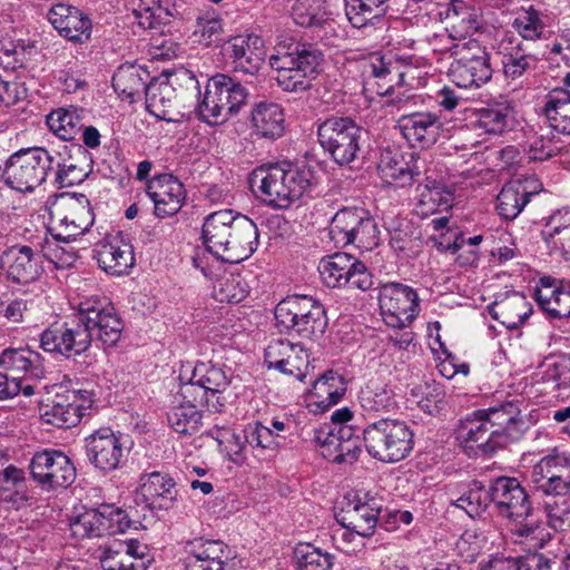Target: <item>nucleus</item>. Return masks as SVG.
<instances>
[{
    "instance_id": "f257e3e1",
    "label": "nucleus",
    "mask_w": 570,
    "mask_h": 570,
    "mask_svg": "<svg viewBox=\"0 0 570 570\" xmlns=\"http://www.w3.org/2000/svg\"><path fill=\"white\" fill-rule=\"evenodd\" d=\"M528 429L520 407L505 402L466 416L456 429V439L470 455H492L519 441Z\"/></svg>"
},
{
    "instance_id": "f03ea898",
    "label": "nucleus",
    "mask_w": 570,
    "mask_h": 570,
    "mask_svg": "<svg viewBox=\"0 0 570 570\" xmlns=\"http://www.w3.org/2000/svg\"><path fill=\"white\" fill-rule=\"evenodd\" d=\"M202 237L212 254L230 264L250 257L259 243L257 225L247 216L232 209L207 215L203 223Z\"/></svg>"
},
{
    "instance_id": "7ed1b4c3",
    "label": "nucleus",
    "mask_w": 570,
    "mask_h": 570,
    "mask_svg": "<svg viewBox=\"0 0 570 570\" xmlns=\"http://www.w3.org/2000/svg\"><path fill=\"white\" fill-rule=\"evenodd\" d=\"M250 184L258 188L266 204L284 209L307 190L311 173L287 163L262 166L253 171Z\"/></svg>"
},
{
    "instance_id": "20e7f679",
    "label": "nucleus",
    "mask_w": 570,
    "mask_h": 570,
    "mask_svg": "<svg viewBox=\"0 0 570 570\" xmlns=\"http://www.w3.org/2000/svg\"><path fill=\"white\" fill-rule=\"evenodd\" d=\"M322 61V53L306 43L278 45L271 56L269 65L276 71L278 86L288 92L305 91L315 78Z\"/></svg>"
},
{
    "instance_id": "39448f33",
    "label": "nucleus",
    "mask_w": 570,
    "mask_h": 570,
    "mask_svg": "<svg viewBox=\"0 0 570 570\" xmlns=\"http://www.w3.org/2000/svg\"><path fill=\"white\" fill-rule=\"evenodd\" d=\"M364 444L371 456L394 463L405 459L413 450V432L399 420L382 419L368 424L364 431Z\"/></svg>"
},
{
    "instance_id": "423d86ee",
    "label": "nucleus",
    "mask_w": 570,
    "mask_h": 570,
    "mask_svg": "<svg viewBox=\"0 0 570 570\" xmlns=\"http://www.w3.org/2000/svg\"><path fill=\"white\" fill-rule=\"evenodd\" d=\"M56 157L45 148L21 149L9 157L2 177L12 189L32 191L53 169Z\"/></svg>"
},
{
    "instance_id": "0eeeda50",
    "label": "nucleus",
    "mask_w": 570,
    "mask_h": 570,
    "mask_svg": "<svg viewBox=\"0 0 570 570\" xmlns=\"http://www.w3.org/2000/svg\"><path fill=\"white\" fill-rule=\"evenodd\" d=\"M368 72L381 80L386 88L377 89V94L387 95L394 86H405L411 89L422 87L428 75L423 59L414 56H380L373 55L368 62Z\"/></svg>"
},
{
    "instance_id": "6e6552de",
    "label": "nucleus",
    "mask_w": 570,
    "mask_h": 570,
    "mask_svg": "<svg viewBox=\"0 0 570 570\" xmlns=\"http://www.w3.org/2000/svg\"><path fill=\"white\" fill-rule=\"evenodd\" d=\"M176 86H184L193 92L199 91L196 77L186 69L170 75L166 80L150 81L146 88V107L153 116L170 122L184 115Z\"/></svg>"
},
{
    "instance_id": "1a4fd4ad",
    "label": "nucleus",
    "mask_w": 570,
    "mask_h": 570,
    "mask_svg": "<svg viewBox=\"0 0 570 570\" xmlns=\"http://www.w3.org/2000/svg\"><path fill=\"white\" fill-rule=\"evenodd\" d=\"M323 149L340 166L353 163L361 150L362 128L348 117H331L317 130Z\"/></svg>"
},
{
    "instance_id": "9d476101",
    "label": "nucleus",
    "mask_w": 570,
    "mask_h": 570,
    "mask_svg": "<svg viewBox=\"0 0 570 570\" xmlns=\"http://www.w3.org/2000/svg\"><path fill=\"white\" fill-rule=\"evenodd\" d=\"M50 234L65 243L76 240L94 225L95 216L86 195H62L51 210Z\"/></svg>"
},
{
    "instance_id": "9b49d317",
    "label": "nucleus",
    "mask_w": 570,
    "mask_h": 570,
    "mask_svg": "<svg viewBox=\"0 0 570 570\" xmlns=\"http://www.w3.org/2000/svg\"><path fill=\"white\" fill-rule=\"evenodd\" d=\"M330 236L337 246L354 244L362 250H371L380 240L376 223L360 208L337 212L330 225Z\"/></svg>"
},
{
    "instance_id": "f8f14e48",
    "label": "nucleus",
    "mask_w": 570,
    "mask_h": 570,
    "mask_svg": "<svg viewBox=\"0 0 570 570\" xmlns=\"http://www.w3.org/2000/svg\"><path fill=\"white\" fill-rule=\"evenodd\" d=\"M381 510L379 500L368 493L350 492L338 503L335 518L340 525L368 538L376 529Z\"/></svg>"
},
{
    "instance_id": "ddd939ff",
    "label": "nucleus",
    "mask_w": 570,
    "mask_h": 570,
    "mask_svg": "<svg viewBox=\"0 0 570 570\" xmlns=\"http://www.w3.org/2000/svg\"><path fill=\"white\" fill-rule=\"evenodd\" d=\"M94 394L87 390H62L40 406V417L57 428L76 426L92 406Z\"/></svg>"
},
{
    "instance_id": "4468645a",
    "label": "nucleus",
    "mask_w": 570,
    "mask_h": 570,
    "mask_svg": "<svg viewBox=\"0 0 570 570\" xmlns=\"http://www.w3.org/2000/svg\"><path fill=\"white\" fill-rule=\"evenodd\" d=\"M379 304L384 323L393 328H405L419 314L416 292L400 283H387L381 286Z\"/></svg>"
},
{
    "instance_id": "2eb2a0df",
    "label": "nucleus",
    "mask_w": 570,
    "mask_h": 570,
    "mask_svg": "<svg viewBox=\"0 0 570 570\" xmlns=\"http://www.w3.org/2000/svg\"><path fill=\"white\" fill-rule=\"evenodd\" d=\"M86 327L105 346H114L120 338L124 324L106 297L91 296L79 303Z\"/></svg>"
},
{
    "instance_id": "dca6fc26",
    "label": "nucleus",
    "mask_w": 570,
    "mask_h": 570,
    "mask_svg": "<svg viewBox=\"0 0 570 570\" xmlns=\"http://www.w3.org/2000/svg\"><path fill=\"white\" fill-rule=\"evenodd\" d=\"M131 524L125 510L114 504H101L87 510L70 523L71 532L79 539L99 538L124 533Z\"/></svg>"
},
{
    "instance_id": "f3484780",
    "label": "nucleus",
    "mask_w": 570,
    "mask_h": 570,
    "mask_svg": "<svg viewBox=\"0 0 570 570\" xmlns=\"http://www.w3.org/2000/svg\"><path fill=\"white\" fill-rule=\"evenodd\" d=\"M318 272L323 283L328 287L350 285L366 291L372 285L371 275L365 265L346 253H335L322 258Z\"/></svg>"
},
{
    "instance_id": "a211bd4d",
    "label": "nucleus",
    "mask_w": 570,
    "mask_h": 570,
    "mask_svg": "<svg viewBox=\"0 0 570 570\" xmlns=\"http://www.w3.org/2000/svg\"><path fill=\"white\" fill-rule=\"evenodd\" d=\"M229 384L226 372L210 362H200L193 368L189 382L181 385V396H197L198 400L206 399V404L213 411H220L224 401L216 394L223 393Z\"/></svg>"
},
{
    "instance_id": "6ab92c4d",
    "label": "nucleus",
    "mask_w": 570,
    "mask_h": 570,
    "mask_svg": "<svg viewBox=\"0 0 570 570\" xmlns=\"http://www.w3.org/2000/svg\"><path fill=\"white\" fill-rule=\"evenodd\" d=\"M535 490L546 497L570 494V458L554 452L543 456L531 471Z\"/></svg>"
},
{
    "instance_id": "aec40b11",
    "label": "nucleus",
    "mask_w": 570,
    "mask_h": 570,
    "mask_svg": "<svg viewBox=\"0 0 570 570\" xmlns=\"http://www.w3.org/2000/svg\"><path fill=\"white\" fill-rule=\"evenodd\" d=\"M30 471L32 478L47 490L67 488L76 479V468L60 451L36 453L30 462Z\"/></svg>"
},
{
    "instance_id": "412c9836",
    "label": "nucleus",
    "mask_w": 570,
    "mask_h": 570,
    "mask_svg": "<svg viewBox=\"0 0 570 570\" xmlns=\"http://www.w3.org/2000/svg\"><path fill=\"white\" fill-rule=\"evenodd\" d=\"M88 461L99 471L109 473L117 470L126 455L121 434L102 428L85 439Z\"/></svg>"
},
{
    "instance_id": "4be33fe9",
    "label": "nucleus",
    "mask_w": 570,
    "mask_h": 570,
    "mask_svg": "<svg viewBox=\"0 0 570 570\" xmlns=\"http://www.w3.org/2000/svg\"><path fill=\"white\" fill-rule=\"evenodd\" d=\"M265 363L268 368L303 381L308 374L309 357L301 344L287 340H274L265 348Z\"/></svg>"
},
{
    "instance_id": "5701e85b",
    "label": "nucleus",
    "mask_w": 570,
    "mask_h": 570,
    "mask_svg": "<svg viewBox=\"0 0 570 570\" xmlns=\"http://www.w3.org/2000/svg\"><path fill=\"white\" fill-rule=\"evenodd\" d=\"M100 563L104 570H147L148 548L137 539L114 540L105 547Z\"/></svg>"
},
{
    "instance_id": "b1692460",
    "label": "nucleus",
    "mask_w": 570,
    "mask_h": 570,
    "mask_svg": "<svg viewBox=\"0 0 570 570\" xmlns=\"http://www.w3.org/2000/svg\"><path fill=\"white\" fill-rule=\"evenodd\" d=\"M315 442L320 445L322 456L335 463L352 464L361 452L358 440L353 438L350 426L316 430Z\"/></svg>"
},
{
    "instance_id": "393cba45",
    "label": "nucleus",
    "mask_w": 570,
    "mask_h": 570,
    "mask_svg": "<svg viewBox=\"0 0 570 570\" xmlns=\"http://www.w3.org/2000/svg\"><path fill=\"white\" fill-rule=\"evenodd\" d=\"M146 191L154 203V213L159 218L177 214L186 198L184 185L170 174L154 177L148 181Z\"/></svg>"
},
{
    "instance_id": "a878e982",
    "label": "nucleus",
    "mask_w": 570,
    "mask_h": 570,
    "mask_svg": "<svg viewBox=\"0 0 570 570\" xmlns=\"http://www.w3.org/2000/svg\"><path fill=\"white\" fill-rule=\"evenodd\" d=\"M397 127L411 146L428 148L438 141L443 124L436 114L421 111L402 115Z\"/></svg>"
},
{
    "instance_id": "bb28decb",
    "label": "nucleus",
    "mask_w": 570,
    "mask_h": 570,
    "mask_svg": "<svg viewBox=\"0 0 570 570\" xmlns=\"http://www.w3.org/2000/svg\"><path fill=\"white\" fill-rule=\"evenodd\" d=\"M542 189L534 176L517 177L507 183L497 197V210L507 220L517 218L530 198Z\"/></svg>"
},
{
    "instance_id": "cd10ccee",
    "label": "nucleus",
    "mask_w": 570,
    "mask_h": 570,
    "mask_svg": "<svg viewBox=\"0 0 570 570\" xmlns=\"http://www.w3.org/2000/svg\"><path fill=\"white\" fill-rule=\"evenodd\" d=\"M177 498L175 481L167 474L153 472L139 479L135 501L149 510H168Z\"/></svg>"
},
{
    "instance_id": "c85d7f7f",
    "label": "nucleus",
    "mask_w": 570,
    "mask_h": 570,
    "mask_svg": "<svg viewBox=\"0 0 570 570\" xmlns=\"http://www.w3.org/2000/svg\"><path fill=\"white\" fill-rule=\"evenodd\" d=\"M187 570H227L230 550L220 540L195 539L186 544Z\"/></svg>"
},
{
    "instance_id": "c756f323",
    "label": "nucleus",
    "mask_w": 570,
    "mask_h": 570,
    "mask_svg": "<svg viewBox=\"0 0 570 570\" xmlns=\"http://www.w3.org/2000/svg\"><path fill=\"white\" fill-rule=\"evenodd\" d=\"M491 500L501 514L509 518H522L529 514V497L518 479L501 476L491 484Z\"/></svg>"
},
{
    "instance_id": "7c9ffc66",
    "label": "nucleus",
    "mask_w": 570,
    "mask_h": 570,
    "mask_svg": "<svg viewBox=\"0 0 570 570\" xmlns=\"http://www.w3.org/2000/svg\"><path fill=\"white\" fill-rule=\"evenodd\" d=\"M503 75L509 80H519L533 72L539 58L529 45L513 36H505L500 42Z\"/></svg>"
},
{
    "instance_id": "2f4dec72",
    "label": "nucleus",
    "mask_w": 570,
    "mask_h": 570,
    "mask_svg": "<svg viewBox=\"0 0 570 570\" xmlns=\"http://www.w3.org/2000/svg\"><path fill=\"white\" fill-rule=\"evenodd\" d=\"M48 19L60 36L83 43L91 36V21L78 8L58 3L51 8Z\"/></svg>"
},
{
    "instance_id": "473e14b6",
    "label": "nucleus",
    "mask_w": 570,
    "mask_h": 570,
    "mask_svg": "<svg viewBox=\"0 0 570 570\" xmlns=\"http://www.w3.org/2000/svg\"><path fill=\"white\" fill-rule=\"evenodd\" d=\"M1 264L9 278L20 284L36 281L42 272L40 256L26 245L12 246L3 252Z\"/></svg>"
},
{
    "instance_id": "72a5a7b5",
    "label": "nucleus",
    "mask_w": 570,
    "mask_h": 570,
    "mask_svg": "<svg viewBox=\"0 0 570 570\" xmlns=\"http://www.w3.org/2000/svg\"><path fill=\"white\" fill-rule=\"evenodd\" d=\"M95 258L99 267L111 275L127 274L135 264L131 245L119 237H111L97 244Z\"/></svg>"
},
{
    "instance_id": "f704fd0d",
    "label": "nucleus",
    "mask_w": 570,
    "mask_h": 570,
    "mask_svg": "<svg viewBox=\"0 0 570 570\" xmlns=\"http://www.w3.org/2000/svg\"><path fill=\"white\" fill-rule=\"evenodd\" d=\"M346 392L342 375L327 371L318 377L306 395V405L311 412H325L337 404Z\"/></svg>"
},
{
    "instance_id": "c9c22d12",
    "label": "nucleus",
    "mask_w": 570,
    "mask_h": 570,
    "mask_svg": "<svg viewBox=\"0 0 570 570\" xmlns=\"http://www.w3.org/2000/svg\"><path fill=\"white\" fill-rule=\"evenodd\" d=\"M250 125L257 137L278 139L285 132L284 110L275 102H259L252 109Z\"/></svg>"
},
{
    "instance_id": "e433bc0d",
    "label": "nucleus",
    "mask_w": 570,
    "mask_h": 570,
    "mask_svg": "<svg viewBox=\"0 0 570 570\" xmlns=\"http://www.w3.org/2000/svg\"><path fill=\"white\" fill-rule=\"evenodd\" d=\"M228 48L236 68L249 75H254L261 69L265 59V50L263 40L258 36H237L230 39Z\"/></svg>"
},
{
    "instance_id": "4c0bfd02",
    "label": "nucleus",
    "mask_w": 570,
    "mask_h": 570,
    "mask_svg": "<svg viewBox=\"0 0 570 570\" xmlns=\"http://www.w3.org/2000/svg\"><path fill=\"white\" fill-rule=\"evenodd\" d=\"M490 314L507 328L513 330L532 314V305L523 294L512 292L497 299L490 307Z\"/></svg>"
},
{
    "instance_id": "58836bf2",
    "label": "nucleus",
    "mask_w": 570,
    "mask_h": 570,
    "mask_svg": "<svg viewBox=\"0 0 570 570\" xmlns=\"http://www.w3.org/2000/svg\"><path fill=\"white\" fill-rule=\"evenodd\" d=\"M197 396L184 399L181 391L175 396L167 414L170 428L178 434L193 435L202 425V413L197 409Z\"/></svg>"
},
{
    "instance_id": "ea45409f",
    "label": "nucleus",
    "mask_w": 570,
    "mask_h": 570,
    "mask_svg": "<svg viewBox=\"0 0 570 570\" xmlns=\"http://www.w3.org/2000/svg\"><path fill=\"white\" fill-rule=\"evenodd\" d=\"M542 238L550 250L570 261V208L558 209L549 216Z\"/></svg>"
},
{
    "instance_id": "a19ab883",
    "label": "nucleus",
    "mask_w": 570,
    "mask_h": 570,
    "mask_svg": "<svg viewBox=\"0 0 570 570\" xmlns=\"http://www.w3.org/2000/svg\"><path fill=\"white\" fill-rule=\"evenodd\" d=\"M450 31L456 38L468 37L480 27L481 11L472 0H451L446 9Z\"/></svg>"
},
{
    "instance_id": "79ce46f5",
    "label": "nucleus",
    "mask_w": 570,
    "mask_h": 570,
    "mask_svg": "<svg viewBox=\"0 0 570 570\" xmlns=\"http://www.w3.org/2000/svg\"><path fill=\"white\" fill-rule=\"evenodd\" d=\"M445 45L440 48L441 52H449L453 58L451 65H464L480 61L481 63L490 62L489 53L485 48L475 39L468 37L456 38L452 33L443 36Z\"/></svg>"
},
{
    "instance_id": "37998d69",
    "label": "nucleus",
    "mask_w": 570,
    "mask_h": 570,
    "mask_svg": "<svg viewBox=\"0 0 570 570\" xmlns=\"http://www.w3.org/2000/svg\"><path fill=\"white\" fill-rule=\"evenodd\" d=\"M453 202V193L444 184L428 180V183L419 187V199L415 204L414 212L420 217H428L438 210L451 207Z\"/></svg>"
},
{
    "instance_id": "c03bdc74",
    "label": "nucleus",
    "mask_w": 570,
    "mask_h": 570,
    "mask_svg": "<svg viewBox=\"0 0 570 570\" xmlns=\"http://www.w3.org/2000/svg\"><path fill=\"white\" fill-rule=\"evenodd\" d=\"M53 167H57L55 181L59 187H70L82 183L88 176L87 156L78 148L76 155L62 158L61 154H55Z\"/></svg>"
},
{
    "instance_id": "a18cd8bd",
    "label": "nucleus",
    "mask_w": 570,
    "mask_h": 570,
    "mask_svg": "<svg viewBox=\"0 0 570 570\" xmlns=\"http://www.w3.org/2000/svg\"><path fill=\"white\" fill-rule=\"evenodd\" d=\"M535 299L553 318L570 316V287H558L542 279L540 287L535 291Z\"/></svg>"
},
{
    "instance_id": "49530a36",
    "label": "nucleus",
    "mask_w": 570,
    "mask_h": 570,
    "mask_svg": "<svg viewBox=\"0 0 570 570\" xmlns=\"http://www.w3.org/2000/svg\"><path fill=\"white\" fill-rule=\"evenodd\" d=\"M292 18L304 28H332L334 24L325 0H296L292 7Z\"/></svg>"
},
{
    "instance_id": "de8ad7c7",
    "label": "nucleus",
    "mask_w": 570,
    "mask_h": 570,
    "mask_svg": "<svg viewBox=\"0 0 570 570\" xmlns=\"http://www.w3.org/2000/svg\"><path fill=\"white\" fill-rule=\"evenodd\" d=\"M387 0H344L345 14L354 28H366L380 22L386 13Z\"/></svg>"
},
{
    "instance_id": "09e8293b",
    "label": "nucleus",
    "mask_w": 570,
    "mask_h": 570,
    "mask_svg": "<svg viewBox=\"0 0 570 570\" xmlns=\"http://www.w3.org/2000/svg\"><path fill=\"white\" fill-rule=\"evenodd\" d=\"M474 116L476 129L488 135H501L509 126L512 108L507 101L497 102L475 110Z\"/></svg>"
},
{
    "instance_id": "8fccbe9b",
    "label": "nucleus",
    "mask_w": 570,
    "mask_h": 570,
    "mask_svg": "<svg viewBox=\"0 0 570 570\" xmlns=\"http://www.w3.org/2000/svg\"><path fill=\"white\" fill-rule=\"evenodd\" d=\"M314 298L309 296H291L281 301L275 307V320L281 331L295 332L304 318Z\"/></svg>"
},
{
    "instance_id": "3c124183",
    "label": "nucleus",
    "mask_w": 570,
    "mask_h": 570,
    "mask_svg": "<svg viewBox=\"0 0 570 570\" xmlns=\"http://www.w3.org/2000/svg\"><path fill=\"white\" fill-rule=\"evenodd\" d=\"M544 112L552 130L570 135V91H551L547 98Z\"/></svg>"
},
{
    "instance_id": "603ef678",
    "label": "nucleus",
    "mask_w": 570,
    "mask_h": 570,
    "mask_svg": "<svg viewBox=\"0 0 570 570\" xmlns=\"http://www.w3.org/2000/svg\"><path fill=\"white\" fill-rule=\"evenodd\" d=\"M377 171L386 185L405 186L413 180V171L399 151L384 150Z\"/></svg>"
},
{
    "instance_id": "864d4df0",
    "label": "nucleus",
    "mask_w": 570,
    "mask_h": 570,
    "mask_svg": "<svg viewBox=\"0 0 570 570\" xmlns=\"http://www.w3.org/2000/svg\"><path fill=\"white\" fill-rule=\"evenodd\" d=\"M448 76L460 88L481 87L492 77L490 62L474 61L464 65H450Z\"/></svg>"
},
{
    "instance_id": "5fc2aeb1",
    "label": "nucleus",
    "mask_w": 570,
    "mask_h": 570,
    "mask_svg": "<svg viewBox=\"0 0 570 570\" xmlns=\"http://www.w3.org/2000/svg\"><path fill=\"white\" fill-rule=\"evenodd\" d=\"M542 509L547 525L557 532L567 534L570 530V494L543 498Z\"/></svg>"
},
{
    "instance_id": "6e6d98bb",
    "label": "nucleus",
    "mask_w": 570,
    "mask_h": 570,
    "mask_svg": "<svg viewBox=\"0 0 570 570\" xmlns=\"http://www.w3.org/2000/svg\"><path fill=\"white\" fill-rule=\"evenodd\" d=\"M219 90L217 75L212 77L207 85L206 90L199 102L197 110L203 121L209 125L223 124V97Z\"/></svg>"
},
{
    "instance_id": "4d7b16f0",
    "label": "nucleus",
    "mask_w": 570,
    "mask_h": 570,
    "mask_svg": "<svg viewBox=\"0 0 570 570\" xmlns=\"http://www.w3.org/2000/svg\"><path fill=\"white\" fill-rule=\"evenodd\" d=\"M248 294V285L240 274H225L213 286V297L220 303H239Z\"/></svg>"
},
{
    "instance_id": "13d9d810",
    "label": "nucleus",
    "mask_w": 570,
    "mask_h": 570,
    "mask_svg": "<svg viewBox=\"0 0 570 570\" xmlns=\"http://www.w3.org/2000/svg\"><path fill=\"white\" fill-rule=\"evenodd\" d=\"M0 365L13 373L36 374L41 365V356L29 348H9L0 355Z\"/></svg>"
},
{
    "instance_id": "bf43d9fd",
    "label": "nucleus",
    "mask_w": 570,
    "mask_h": 570,
    "mask_svg": "<svg viewBox=\"0 0 570 570\" xmlns=\"http://www.w3.org/2000/svg\"><path fill=\"white\" fill-rule=\"evenodd\" d=\"M294 560L298 570H331L334 556L311 543H299L294 549Z\"/></svg>"
},
{
    "instance_id": "052dcab7",
    "label": "nucleus",
    "mask_w": 570,
    "mask_h": 570,
    "mask_svg": "<svg viewBox=\"0 0 570 570\" xmlns=\"http://www.w3.org/2000/svg\"><path fill=\"white\" fill-rule=\"evenodd\" d=\"M358 399L363 409L374 412L389 411L396 404L392 389L377 382H368Z\"/></svg>"
},
{
    "instance_id": "680f3d73",
    "label": "nucleus",
    "mask_w": 570,
    "mask_h": 570,
    "mask_svg": "<svg viewBox=\"0 0 570 570\" xmlns=\"http://www.w3.org/2000/svg\"><path fill=\"white\" fill-rule=\"evenodd\" d=\"M219 90L224 95L223 99V121L225 122L229 116L238 112L240 107L245 105L248 92L244 86L235 81L226 75H217Z\"/></svg>"
},
{
    "instance_id": "e2e57ef3",
    "label": "nucleus",
    "mask_w": 570,
    "mask_h": 570,
    "mask_svg": "<svg viewBox=\"0 0 570 570\" xmlns=\"http://www.w3.org/2000/svg\"><path fill=\"white\" fill-rule=\"evenodd\" d=\"M66 335V357L80 355L86 352L92 341V333L88 330L81 320L80 312L70 322L65 323Z\"/></svg>"
},
{
    "instance_id": "0e129e2a",
    "label": "nucleus",
    "mask_w": 570,
    "mask_h": 570,
    "mask_svg": "<svg viewBox=\"0 0 570 570\" xmlns=\"http://www.w3.org/2000/svg\"><path fill=\"white\" fill-rule=\"evenodd\" d=\"M327 327V317L324 307L317 301H313L306 315L296 326L295 335L303 340L314 341L320 338Z\"/></svg>"
},
{
    "instance_id": "69168bd1",
    "label": "nucleus",
    "mask_w": 570,
    "mask_h": 570,
    "mask_svg": "<svg viewBox=\"0 0 570 570\" xmlns=\"http://www.w3.org/2000/svg\"><path fill=\"white\" fill-rule=\"evenodd\" d=\"M224 23L219 14L215 12H205L196 20L195 30L193 32L194 41L210 46L223 40Z\"/></svg>"
},
{
    "instance_id": "338daca9",
    "label": "nucleus",
    "mask_w": 570,
    "mask_h": 570,
    "mask_svg": "<svg viewBox=\"0 0 570 570\" xmlns=\"http://www.w3.org/2000/svg\"><path fill=\"white\" fill-rule=\"evenodd\" d=\"M491 500L489 492L479 481L470 483L468 490L455 500V507L464 510L471 518L480 517Z\"/></svg>"
},
{
    "instance_id": "774afa93",
    "label": "nucleus",
    "mask_w": 570,
    "mask_h": 570,
    "mask_svg": "<svg viewBox=\"0 0 570 570\" xmlns=\"http://www.w3.org/2000/svg\"><path fill=\"white\" fill-rule=\"evenodd\" d=\"M47 125L57 137L62 140H72L81 131L82 125L79 117L66 109H59L47 116Z\"/></svg>"
}]
</instances>
